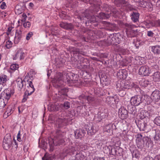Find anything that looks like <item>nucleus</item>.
I'll return each instance as SVG.
<instances>
[{
  "label": "nucleus",
  "instance_id": "obj_7",
  "mask_svg": "<svg viewBox=\"0 0 160 160\" xmlns=\"http://www.w3.org/2000/svg\"><path fill=\"white\" fill-rule=\"evenodd\" d=\"M138 127L141 131H145L146 132L149 131L148 126L143 120H139L137 123Z\"/></svg>",
  "mask_w": 160,
  "mask_h": 160
},
{
  "label": "nucleus",
  "instance_id": "obj_52",
  "mask_svg": "<svg viewBox=\"0 0 160 160\" xmlns=\"http://www.w3.org/2000/svg\"><path fill=\"white\" fill-rule=\"evenodd\" d=\"M115 147H112L111 149H109V153L111 155L115 156L116 155V152H115Z\"/></svg>",
  "mask_w": 160,
  "mask_h": 160
},
{
  "label": "nucleus",
  "instance_id": "obj_34",
  "mask_svg": "<svg viewBox=\"0 0 160 160\" xmlns=\"http://www.w3.org/2000/svg\"><path fill=\"white\" fill-rule=\"evenodd\" d=\"M133 86V84L129 81H125L124 83L123 88L125 89H129L132 88Z\"/></svg>",
  "mask_w": 160,
  "mask_h": 160
},
{
  "label": "nucleus",
  "instance_id": "obj_63",
  "mask_svg": "<svg viewBox=\"0 0 160 160\" xmlns=\"http://www.w3.org/2000/svg\"><path fill=\"white\" fill-rule=\"evenodd\" d=\"M22 18L21 20V21L23 22H25V21L26 20V18H27V16L24 13H23L22 15Z\"/></svg>",
  "mask_w": 160,
  "mask_h": 160
},
{
  "label": "nucleus",
  "instance_id": "obj_53",
  "mask_svg": "<svg viewBox=\"0 0 160 160\" xmlns=\"http://www.w3.org/2000/svg\"><path fill=\"white\" fill-rule=\"evenodd\" d=\"M30 95H28V93L25 92L24 93L23 98L22 99V102H25L28 98V96Z\"/></svg>",
  "mask_w": 160,
  "mask_h": 160
},
{
  "label": "nucleus",
  "instance_id": "obj_55",
  "mask_svg": "<svg viewBox=\"0 0 160 160\" xmlns=\"http://www.w3.org/2000/svg\"><path fill=\"white\" fill-rule=\"evenodd\" d=\"M146 2L145 1H144V0H141L138 5L141 7L145 8L146 7Z\"/></svg>",
  "mask_w": 160,
  "mask_h": 160
},
{
  "label": "nucleus",
  "instance_id": "obj_10",
  "mask_svg": "<svg viewBox=\"0 0 160 160\" xmlns=\"http://www.w3.org/2000/svg\"><path fill=\"white\" fill-rule=\"evenodd\" d=\"M139 74L143 76H148L151 73L148 67L147 66H141L139 70Z\"/></svg>",
  "mask_w": 160,
  "mask_h": 160
},
{
  "label": "nucleus",
  "instance_id": "obj_35",
  "mask_svg": "<svg viewBox=\"0 0 160 160\" xmlns=\"http://www.w3.org/2000/svg\"><path fill=\"white\" fill-rule=\"evenodd\" d=\"M149 24L152 27H160V21H150Z\"/></svg>",
  "mask_w": 160,
  "mask_h": 160
},
{
  "label": "nucleus",
  "instance_id": "obj_50",
  "mask_svg": "<svg viewBox=\"0 0 160 160\" xmlns=\"http://www.w3.org/2000/svg\"><path fill=\"white\" fill-rule=\"evenodd\" d=\"M154 122L157 125L160 126V116L157 117L155 118Z\"/></svg>",
  "mask_w": 160,
  "mask_h": 160
},
{
  "label": "nucleus",
  "instance_id": "obj_16",
  "mask_svg": "<svg viewBox=\"0 0 160 160\" xmlns=\"http://www.w3.org/2000/svg\"><path fill=\"white\" fill-rule=\"evenodd\" d=\"M106 101L108 103L111 105L118 103L119 101V99L116 97H108L106 98Z\"/></svg>",
  "mask_w": 160,
  "mask_h": 160
},
{
  "label": "nucleus",
  "instance_id": "obj_51",
  "mask_svg": "<svg viewBox=\"0 0 160 160\" xmlns=\"http://www.w3.org/2000/svg\"><path fill=\"white\" fill-rule=\"evenodd\" d=\"M69 150L70 151V155L73 154L76 151L75 148L74 147L69 146L68 147Z\"/></svg>",
  "mask_w": 160,
  "mask_h": 160
},
{
  "label": "nucleus",
  "instance_id": "obj_12",
  "mask_svg": "<svg viewBox=\"0 0 160 160\" xmlns=\"http://www.w3.org/2000/svg\"><path fill=\"white\" fill-rule=\"evenodd\" d=\"M151 134L149 135L150 138L153 137L154 141H160V130H152L150 132Z\"/></svg>",
  "mask_w": 160,
  "mask_h": 160
},
{
  "label": "nucleus",
  "instance_id": "obj_2",
  "mask_svg": "<svg viewBox=\"0 0 160 160\" xmlns=\"http://www.w3.org/2000/svg\"><path fill=\"white\" fill-rule=\"evenodd\" d=\"M122 39V37L119 33L110 34L107 37L105 42L108 45H117L120 43Z\"/></svg>",
  "mask_w": 160,
  "mask_h": 160
},
{
  "label": "nucleus",
  "instance_id": "obj_47",
  "mask_svg": "<svg viewBox=\"0 0 160 160\" xmlns=\"http://www.w3.org/2000/svg\"><path fill=\"white\" fill-rule=\"evenodd\" d=\"M96 35L98 38H101L104 36L105 34L102 31L98 30L96 32Z\"/></svg>",
  "mask_w": 160,
  "mask_h": 160
},
{
  "label": "nucleus",
  "instance_id": "obj_23",
  "mask_svg": "<svg viewBox=\"0 0 160 160\" xmlns=\"http://www.w3.org/2000/svg\"><path fill=\"white\" fill-rule=\"evenodd\" d=\"M24 57V53L21 50H19L17 51L15 56L13 58V59L15 60L19 58L20 60H21L23 59Z\"/></svg>",
  "mask_w": 160,
  "mask_h": 160
},
{
  "label": "nucleus",
  "instance_id": "obj_17",
  "mask_svg": "<svg viewBox=\"0 0 160 160\" xmlns=\"http://www.w3.org/2000/svg\"><path fill=\"white\" fill-rule=\"evenodd\" d=\"M127 72L125 69L119 70L117 73V76L120 79H125L127 77Z\"/></svg>",
  "mask_w": 160,
  "mask_h": 160
},
{
  "label": "nucleus",
  "instance_id": "obj_30",
  "mask_svg": "<svg viewBox=\"0 0 160 160\" xmlns=\"http://www.w3.org/2000/svg\"><path fill=\"white\" fill-rule=\"evenodd\" d=\"M113 126V124L111 123L106 125L103 128L104 132L108 133L111 132L112 131Z\"/></svg>",
  "mask_w": 160,
  "mask_h": 160
},
{
  "label": "nucleus",
  "instance_id": "obj_6",
  "mask_svg": "<svg viewBox=\"0 0 160 160\" xmlns=\"http://www.w3.org/2000/svg\"><path fill=\"white\" fill-rule=\"evenodd\" d=\"M67 82L71 83H79L80 81L77 78V75L72 73H70L66 75Z\"/></svg>",
  "mask_w": 160,
  "mask_h": 160
},
{
  "label": "nucleus",
  "instance_id": "obj_20",
  "mask_svg": "<svg viewBox=\"0 0 160 160\" xmlns=\"http://www.w3.org/2000/svg\"><path fill=\"white\" fill-rule=\"evenodd\" d=\"M86 129L88 134L93 135L96 132V130L94 128L92 124H89L86 126Z\"/></svg>",
  "mask_w": 160,
  "mask_h": 160
},
{
  "label": "nucleus",
  "instance_id": "obj_1",
  "mask_svg": "<svg viewBox=\"0 0 160 160\" xmlns=\"http://www.w3.org/2000/svg\"><path fill=\"white\" fill-rule=\"evenodd\" d=\"M65 133L60 130H57L54 136V139H49V144L50 150L52 151L54 145L57 146L64 144L65 142Z\"/></svg>",
  "mask_w": 160,
  "mask_h": 160
},
{
  "label": "nucleus",
  "instance_id": "obj_60",
  "mask_svg": "<svg viewBox=\"0 0 160 160\" xmlns=\"http://www.w3.org/2000/svg\"><path fill=\"white\" fill-rule=\"evenodd\" d=\"M154 34V33L152 31H148L147 32V35L148 37H152Z\"/></svg>",
  "mask_w": 160,
  "mask_h": 160
},
{
  "label": "nucleus",
  "instance_id": "obj_11",
  "mask_svg": "<svg viewBox=\"0 0 160 160\" xmlns=\"http://www.w3.org/2000/svg\"><path fill=\"white\" fill-rule=\"evenodd\" d=\"M118 116L122 119H126L128 117V112L123 107H121L118 110Z\"/></svg>",
  "mask_w": 160,
  "mask_h": 160
},
{
  "label": "nucleus",
  "instance_id": "obj_58",
  "mask_svg": "<svg viewBox=\"0 0 160 160\" xmlns=\"http://www.w3.org/2000/svg\"><path fill=\"white\" fill-rule=\"evenodd\" d=\"M33 35V33L32 32H30L27 34L26 37V39L27 40H28L30 39L31 37Z\"/></svg>",
  "mask_w": 160,
  "mask_h": 160
},
{
  "label": "nucleus",
  "instance_id": "obj_49",
  "mask_svg": "<svg viewBox=\"0 0 160 160\" xmlns=\"http://www.w3.org/2000/svg\"><path fill=\"white\" fill-rule=\"evenodd\" d=\"M63 109H67L70 108V103L68 102H65L62 105V107Z\"/></svg>",
  "mask_w": 160,
  "mask_h": 160
},
{
  "label": "nucleus",
  "instance_id": "obj_19",
  "mask_svg": "<svg viewBox=\"0 0 160 160\" xmlns=\"http://www.w3.org/2000/svg\"><path fill=\"white\" fill-rule=\"evenodd\" d=\"M139 116L141 120H142L144 118H147L149 119V118L151 116L150 112L147 111L142 110L141 111Z\"/></svg>",
  "mask_w": 160,
  "mask_h": 160
},
{
  "label": "nucleus",
  "instance_id": "obj_62",
  "mask_svg": "<svg viewBox=\"0 0 160 160\" xmlns=\"http://www.w3.org/2000/svg\"><path fill=\"white\" fill-rule=\"evenodd\" d=\"M126 94V92L123 90H120L119 92V94L121 97H123Z\"/></svg>",
  "mask_w": 160,
  "mask_h": 160
},
{
  "label": "nucleus",
  "instance_id": "obj_54",
  "mask_svg": "<svg viewBox=\"0 0 160 160\" xmlns=\"http://www.w3.org/2000/svg\"><path fill=\"white\" fill-rule=\"evenodd\" d=\"M12 42L11 41L8 40L6 42L5 46L8 49L12 47Z\"/></svg>",
  "mask_w": 160,
  "mask_h": 160
},
{
  "label": "nucleus",
  "instance_id": "obj_57",
  "mask_svg": "<svg viewBox=\"0 0 160 160\" xmlns=\"http://www.w3.org/2000/svg\"><path fill=\"white\" fill-rule=\"evenodd\" d=\"M23 26L25 28H29L31 26V23L28 21L25 22L23 23Z\"/></svg>",
  "mask_w": 160,
  "mask_h": 160
},
{
  "label": "nucleus",
  "instance_id": "obj_3",
  "mask_svg": "<svg viewBox=\"0 0 160 160\" xmlns=\"http://www.w3.org/2000/svg\"><path fill=\"white\" fill-rule=\"evenodd\" d=\"M124 25L127 36L128 37H134L137 32L136 27L132 24L128 23H125Z\"/></svg>",
  "mask_w": 160,
  "mask_h": 160
},
{
  "label": "nucleus",
  "instance_id": "obj_43",
  "mask_svg": "<svg viewBox=\"0 0 160 160\" xmlns=\"http://www.w3.org/2000/svg\"><path fill=\"white\" fill-rule=\"evenodd\" d=\"M116 150L115 152H116V155L118 156H120L122 152V148L119 147H115Z\"/></svg>",
  "mask_w": 160,
  "mask_h": 160
},
{
  "label": "nucleus",
  "instance_id": "obj_22",
  "mask_svg": "<svg viewBox=\"0 0 160 160\" xmlns=\"http://www.w3.org/2000/svg\"><path fill=\"white\" fill-rule=\"evenodd\" d=\"M141 103H143L145 104H149L150 102L151 97L147 95H141Z\"/></svg>",
  "mask_w": 160,
  "mask_h": 160
},
{
  "label": "nucleus",
  "instance_id": "obj_28",
  "mask_svg": "<svg viewBox=\"0 0 160 160\" xmlns=\"http://www.w3.org/2000/svg\"><path fill=\"white\" fill-rule=\"evenodd\" d=\"M22 38V32L21 30L16 32L15 36L14 38V42L16 43H18L19 42Z\"/></svg>",
  "mask_w": 160,
  "mask_h": 160
},
{
  "label": "nucleus",
  "instance_id": "obj_64",
  "mask_svg": "<svg viewBox=\"0 0 160 160\" xmlns=\"http://www.w3.org/2000/svg\"><path fill=\"white\" fill-rule=\"evenodd\" d=\"M153 158L152 157L147 156L143 159V160H153Z\"/></svg>",
  "mask_w": 160,
  "mask_h": 160
},
{
  "label": "nucleus",
  "instance_id": "obj_37",
  "mask_svg": "<svg viewBox=\"0 0 160 160\" xmlns=\"http://www.w3.org/2000/svg\"><path fill=\"white\" fill-rule=\"evenodd\" d=\"M62 74L61 72H58L56 74L55 77L56 80V83L61 81H62Z\"/></svg>",
  "mask_w": 160,
  "mask_h": 160
},
{
  "label": "nucleus",
  "instance_id": "obj_45",
  "mask_svg": "<svg viewBox=\"0 0 160 160\" xmlns=\"http://www.w3.org/2000/svg\"><path fill=\"white\" fill-rule=\"evenodd\" d=\"M70 152L68 147L65 148L62 152L63 156L65 157L68 154H70Z\"/></svg>",
  "mask_w": 160,
  "mask_h": 160
},
{
  "label": "nucleus",
  "instance_id": "obj_25",
  "mask_svg": "<svg viewBox=\"0 0 160 160\" xmlns=\"http://www.w3.org/2000/svg\"><path fill=\"white\" fill-rule=\"evenodd\" d=\"M87 158L82 153L79 152L76 155L75 158L70 159L69 160H87Z\"/></svg>",
  "mask_w": 160,
  "mask_h": 160
},
{
  "label": "nucleus",
  "instance_id": "obj_14",
  "mask_svg": "<svg viewBox=\"0 0 160 160\" xmlns=\"http://www.w3.org/2000/svg\"><path fill=\"white\" fill-rule=\"evenodd\" d=\"M59 25L61 28L67 30H72L74 28V26L72 23L63 22H61Z\"/></svg>",
  "mask_w": 160,
  "mask_h": 160
},
{
  "label": "nucleus",
  "instance_id": "obj_32",
  "mask_svg": "<svg viewBox=\"0 0 160 160\" xmlns=\"http://www.w3.org/2000/svg\"><path fill=\"white\" fill-rule=\"evenodd\" d=\"M82 16H83L82 17H79V18L81 20H84V18H86L88 19H89L91 15H90L88 10H86L84 12Z\"/></svg>",
  "mask_w": 160,
  "mask_h": 160
},
{
  "label": "nucleus",
  "instance_id": "obj_48",
  "mask_svg": "<svg viewBox=\"0 0 160 160\" xmlns=\"http://www.w3.org/2000/svg\"><path fill=\"white\" fill-rule=\"evenodd\" d=\"M21 136V134H20V131H19L18 133V134L17 136V140L19 142H21V141H25L26 139V138H24V137L22 138V139L20 137Z\"/></svg>",
  "mask_w": 160,
  "mask_h": 160
},
{
  "label": "nucleus",
  "instance_id": "obj_46",
  "mask_svg": "<svg viewBox=\"0 0 160 160\" xmlns=\"http://www.w3.org/2000/svg\"><path fill=\"white\" fill-rule=\"evenodd\" d=\"M12 112L11 108H8L4 113V115L5 116H9L12 113Z\"/></svg>",
  "mask_w": 160,
  "mask_h": 160
},
{
  "label": "nucleus",
  "instance_id": "obj_31",
  "mask_svg": "<svg viewBox=\"0 0 160 160\" xmlns=\"http://www.w3.org/2000/svg\"><path fill=\"white\" fill-rule=\"evenodd\" d=\"M70 51L71 52H73L74 54H84L83 52L82 51V50L79 49L78 48H77L74 47H71L69 48Z\"/></svg>",
  "mask_w": 160,
  "mask_h": 160
},
{
  "label": "nucleus",
  "instance_id": "obj_38",
  "mask_svg": "<svg viewBox=\"0 0 160 160\" xmlns=\"http://www.w3.org/2000/svg\"><path fill=\"white\" fill-rule=\"evenodd\" d=\"M98 16L99 17V19H106L109 18L110 17V15L108 14H105L103 12L100 13L99 15Z\"/></svg>",
  "mask_w": 160,
  "mask_h": 160
},
{
  "label": "nucleus",
  "instance_id": "obj_27",
  "mask_svg": "<svg viewBox=\"0 0 160 160\" xmlns=\"http://www.w3.org/2000/svg\"><path fill=\"white\" fill-rule=\"evenodd\" d=\"M139 14L138 13L133 12L131 15V19L134 22L138 21Z\"/></svg>",
  "mask_w": 160,
  "mask_h": 160
},
{
  "label": "nucleus",
  "instance_id": "obj_42",
  "mask_svg": "<svg viewBox=\"0 0 160 160\" xmlns=\"http://www.w3.org/2000/svg\"><path fill=\"white\" fill-rule=\"evenodd\" d=\"M159 69L158 66V65L155 64L151 66V73H153Z\"/></svg>",
  "mask_w": 160,
  "mask_h": 160
},
{
  "label": "nucleus",
  "instance_id": "obj_26",
  "mask_svg": "<svg viewBox=\"0 0 160 160\" xmlns=\"http://www.w3.org/2000/svg\"><path fill=\"white\" fill-rule=\"evenodd\" d=\"M100 81L103 85H108L110 83V81L106 75H102L100 78Z\"/></svg>",
  "mask_w": 160,
  "mask_h": 160
},
{
  "label": "nucleus",
  "instance_id": "obj_15",
  "mask_svg": "<svg viewBox=\"0 0 160 160\" xmlns=\"http://www.w3.org/2000/svg\"><path fill=\"white\" fill-rule=\"evenodd\" d=\"M151 98L152 101L157 102L160 99V92L158 90L153 91L151 96Z\"/></svg>",
  "mask_w": 160,
  "mask_h": 160
},
{
  "label": "nucleus",
  "instance_id": "obj_33",
  "mask_svg": "<svg viewBox=\"0 0 160 160\" xmlns=\"http://www.w3.org/2000/svg\"><path fill=\"white\" fill-rule=\"evenodd\" d=\"M99 20V17L98 16H91L88 21V23L89 22L92 23H95L98 22Z\"/></svg>",
  "mask_w": 160,
  "mask_h": 160
},
{
  "label": "nucleus",
  "instance_id": "obj_59",
  "mask_svg": "<svg viewBox=\"0 0 160 160\" xmlns=\"http://www.w3.org/2000/svg\"><path fill=\"white\" fill-rule=\"evenodd\" d=\"M7 15H8V13L7 12L2 11L1 12L0 16L2 18H4Z\"/></svg>",
  "mask_w": 160,
  "mask_h": 160
},
{
  "label": "nucleus",
  "instance_id": "obj_44",
  "mask_svg": "<svg viewBox=\"0 0 160 160\" xmlns=\"http://www.w3.org/2000/svg\"><path fill=\"white\" fill-rule=\"evenodd\" d=\"M128 111L131 114H134L136 112L135 108L133 106H130L128 108Z\"/></svg>",
  "mask_w": 160,
  "mask_h": 160
},
{
  "label": "nucleus",
  "instance_id": "obj_9",
  "mask_svg": "<svg viewBox=\"0 0 160 160\" xmlns=\"http://www.w3.org/2000/svg\"><path fill=\"white\" fill-rule=\"evenodd\" d=\"M114 2L115 4L118 7H119L121 5L126 7L130 10L132 9L131 5L125 0H115Z\"/></svg>",
  "mask_w": 160,
  "mask_h": 160
},
{
  "label": "nucleus",
  "instance_id": "obj_40",
  "mask_svg": "<svg viewBox=\"0 0 160 160\" xmlns=\"http://www.w3.org/2000/svg\"><path fill=\"white\" fill-rule=\"evenodd\" d=\"M100 6L107 11H108L109 10H110L111 8V6L106 3L101 4Z\"/></svg>",
  "mask_w": 160,
  "mask_h": 160
},
{
  "label": "nucleus",
  "instance_id": "obj_39",
  "mask_svg": "<svg viewBox=\"0 0 160 160\" xmlns=\"http://www.w3.org/2000/svg\"><path fill=\"white\" fill-rule=\"evenodd\" d=\"M152 73L153 79L155 80H157L160 79V72L158 71H157Z\"/></svg>",
  "mask_w": 160,
  "mask_h": 160
},
{
  "label": "nucleus",
  "instance_id": "obj_21",
  "mask_svg": "<svg viewBox=\"0 0 160 160\" xmlns=\"http://www.w3.org/2000/svg\"><path fill=\"white\" fill-rule=\"evenodd\" d=\"M105 24L108 29L111 31H113L117 29V26L114 23H111L109 22H105Z\"/></svg>",
  "mask_w": 160,
  "mask_h": 160
},
{
  "label": "nucleus",
  "instance_id": "obj_24",
  "mask_svg": "<svg viewBox=\"0 0 160 160\" xmlns=\"http://www.w3.org/2000/svg\"><path fill=\"white\" fill-rule=\"evenodd\" d=\"M151 51L155 55H159L160 54V46L156 45L151 46Z\"/></svg>",
  "mask_w": 160,
  "mask_h": 160
},
{
  "label": "nucleus",
  "instance_id": "obj_4",
  "mask_svg": "<svg viewBox=\"0 0 160 160\" xmlns=\"http://www.w3.org/2000/svg\"><path fill=\"white\" fill-rule=\"evenodd\" d=\"M12 143L11 135L10 134H7L4 137L3 141V147L6 150H8L11 146Z\"/></svg>",
  "mask_w": 160,
  "mask_h": 160
},
{
  "label": "nucleus",
  "instance_id": "obj_18",
  "mask_svg": "<svg viewBox=\"0 0 160 160\" xmlns=\"http://www.w3.org/2000/svg\"><path fill=\"white\" fill-rule=\"evenodd\" d=\"M86 133V131L84 130L80 129L74 132L75 136L77 139L81 138L83 137Z\"/></svg>",
  "mask_w": 160,
  "mask_h": 160
},
{
  "label": "nucleus",
  "instance_id": "obj_41",
  "mask_svg": "<svg viewBox=\"0 0 160 160\" xmlns=\"http://www.w3.org/2000/svg\"><path fill=\"white\" fill-rule=\"evenodd\" d=\"M34 88L31 87H27L26 92L28 93V95H31L35 91Z\"/></svg>",
  "mask_w": 160,
  "mask_h": 160
},
{
  "label": "nucleus",
  "instance_id": "obj_8",
  "mask_svg": "<svg viewBox=\"0 0 160 160\" xmlns=\"http://www.w3.org/2000/svg\"><path fill=\"white\" fill-rule=\"evenodd\" d=\"M140 95H135L132 97L130 99V102L132 105L138 106L141 103Z\"/></svg>",
  "mask_w": 160,
  "mask_h": 160
},
{
  "label": "nucleus",
  "instance_id": "obj_13",
  "mask_svg": "<svg viewBox=\"0 0 160 160\" xmlns=\"http://www.w3.org/2000/svg\"><path fill=\"white\" fill-rule=\"evenodd\" d=\"M67 122V120L65 118H58L56 120V127L58 128L62 127L65 126Z\"/></svg>",
  "mask_w": 160,
  "mask_h": 160
},
{
  "label": "nucleus",
  "instance_id": "obj_29",
  "mask_svg": "<svg viewBox=\"0 0 160 160\" xmlns=\"http://www.w3.org/2000/svg\"><path fill=\"white\" fill-rule=\"evenodd\" d=\"M7 76L5 75L0 76V85L4 87L6 85V82L7 81Z\"/></svg>",
  "mask_w": 160,
  "mask_h": 160
},
{
  "label": "nucleus",
  "instance_id": "obj_5",
  "mask_svg": "<svg viewBox=\"0 0 160 160\" xmlns=\"http://www.w3.org/2000/svg\"><path fill=\"white\" fill-rule=\"evenodd\" d=\"M14 93V90L11 88L5 89L0 95V97L5 99L6 102H8L9 99Z\"/></svg>",
  "mask_w": 160,
  "mask_h": 160
},
{
  "label": "nucleus",
  "instance_id": "obj_56",
  "mask_svg": "<svg viewBox=\"0 0 160 160\" xmlns=\"http://www.w3.org/2000/svg\"><path fill=\"white\" fill-rule=\"evenodd\" d=\"M18 68V65L16 64L11 65L10 67V69L13 70H15L17 69Z\"/></svg>",
  "mask_w": 160,
  "mask_h": 160
},
{
  "label": "nucleus",
  "instance_id": "obj_61",
  "mask_svg": "<svg viewBox=\"0 0 160 160\" xmlns=\"http://www.w3.org/2000/svg\"><path fill=\"white\" fill-rule=\"evenodd\" d=\"M7 7V6L5 2H2L1 3L0 8L1 9H5Z\"/></svg>",
  "mask_w": 160,
  "mask_h": 160
},
{
  "label": "nucleus",
  "instance_id": "obj_36",
  "mask_svg": "<svg viewBox=\"0 0 160 160\" xmlns=\"http://www.w3.org/2000/svg\"><path fill=\"white\" fill-rule=\"evenodd\" d=\"M15 82L17 84L18 86L20 89H21L23 87L24 82L21 78H18Z\"/></svg>",
  "mask_w": 160,
  "mask_h": 160
}]
</instances>
